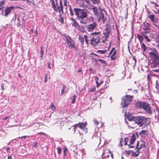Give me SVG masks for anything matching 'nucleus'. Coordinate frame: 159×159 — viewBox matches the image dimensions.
<instances>
[{
    "label": "nucleus",
    "mask_w": 159,
    "mask_h": 159,
    "mask_svg": "<svg viewBox=\"0 0 159 159\" xmlns=\"http://www.w3.org/2000/svg\"><path fill=\"white\" fill-rule=\"evenodd\" d=\"M154 25L157 27L159 30V25H157V23H155L154 24Z\"/></svg>",
    "instance_id": "60"
},
{
    "label": "nucleus",
    "mask_w": 159,
    "mask_h": 159,
    "mask_svg": "<svg viewBox=\"0 0 159 159\" xmlns=\"http://www.w3.org/2000/svg\"><path fill=\"white\" fill-rule=\"evenodd\" d=\"M66 44L68 47L70 48H74L75 50H77V48L75 47V42L72 40L71 38L69 39L67 38L66 39Z\"/></svg>",
    "instance_id": "9"
},
{
    "label": "nucleus",
    "mask_w": 159,
    "mask_h": 159,
    "mask_svg": "<svg viewBox=\"0 0 159 159\" xmlns=\"http://www.w3.org/2000/svg\"><path fill=\"white\" fill-rule=\"evenodd\" d=\"M1 89L2 91L4 90V86L3 84H2L1 85Z\"/></svg>",
    "instance_id": "54"
},
{
    "label": "nucleus",
    "mask_w": 159,
    "mask_h": 159,
    "mask_svg": "<svg viewBox=\"0 0 159 159\" xmlns=\"http://www.w3.org/2000/svg\"><path fill=\"white\" fill-rule=\"evenodd\" d=\"M69 11L70 15L72 16H73L74 15V13L72 9L71 8V6H69Z\"/></svg>",
    "instance_id": "34"
},
{
    "label": "nucleus",
    "mask_w": 159,
    "mask_h": 159,
    "mask_svg": "<svg viewBox=\"0 0 159 159\" xmlns=\"http://www.w3.org/2000/svg\"><path fill=\"white\" fill-rule=\"evenodd\" d=\"M84 20H80V22L82 23H83L84 24H86V22L85 21H84Z\"/></svg>",
    "instance_id": "59"
},
{
    "label": "nucleus",
    "mask_w": 159,
    "mask_h": 159,
    "mask_svg": "<svg viewBox=\"0 0 159 159\" xmlns=\"http://www.w3.org/2000/svg\"><path fill=\"white\" fill-rule=\"evenodd\" d=\"M57 152L59 154V155H60L61 154V149L60 147H58L57 148Z\"/></svg>",
    "instance_id": "37"
},
{
    "label": "nucleus",
    "mask_w": 159,
    "mask_h": 159,
    "mask_svg": "<svg viewBox=\"0 0 159 159\" xmlns=\"http://www.w3.org/2000/svg\"><path fill=\"white\" fill-rule=\"evenodd\" d=\"M149 55L150 57L153 60L154 62L152 66L156 67L159 64V54L157 49L154 48L149 53Z\"/></svg>",
    "instance_id": "4"
},
{
    "label": "nucleus",
    "mask_w": 159,
    "mask_h": 159,
    "mask_svg": "<svg viewBox=\"0 0 159 159\" xmlns=\"http://www.w3.org/2000/svg\"><path fill=\"white\" fill-rule=\"evenodd\" d=\"M22 23H20V20H19V22L18 23V24H17V26H21L22 25L23 23V20L22 21Z\"/></svg>",
    "instance_id": "48"
},
{
    "label": "nucleus",
    "mask_w": 159,
    "mask_h": 159,
    "mask_svg": "<svg viewBox=\"0 0 159 159\" xmlns=\"http://www.w3.org/2000/svg\"><path fill=\"white\" fill-rule=\"evenodd\" d=\"M82 2L80 6L84 8L87 7L89 4V0H82Z\"/></svg>",
    "instance_id": "18"
},
{
    "label": "nucleus",
    "mask_w": 159,
    "mask_h": 159,
    "mask_svg": "<svg viewBox=\"0 0 159 159\" xmlns=\"http://www.w3.org/2000/svg\"><path fill=\"white\" fill-rule=\"evenodd\" d=\"M97 61L98 62H100L102 64H103L105 62V61L104 60L100 59H98Z\"/></svg>",
    "instance_id": "46"
},
{
    "label": "nucleus",
    "mask_w": 159,
    "mask_h": 159,
    "mask_svg": "<svg viewBox=\"0 0 159 159\" xmlns=\"http://www.w3.org/2000/svg\"><path fill=\"white\" fill-rule=\"evenodd\" d=\"M12 157L11 156H8V157L7 159H12Z\"/></svg>",
    "instance_id": "64"
},
{
    "label": "nucleus",
    "mask_w": 159,
    "mask_h": 159,
    "mask_svg": "<svg viewBox=\"0 0 159 159\" xmlns=\"http://www.w3.org/2000/svg\"><path fill=\"white\" fill-rule=\"evenodd\" d=\"M87 125V122L84 123L79 122L78 123V127L83 130L85 133H87L88 132V128L86 126Z\"/></svg>",
    "instance_id": "11"
},
{
    "label": "nucleus",
    "mask_w": 159,
    "mask_h": 159,
    "mask_svg": "<svg viewBox=\"0 0 159 159\" xmlns=\"http://www.w3.org/2000/svg\"><path fill=\"white\" fill-rule=\"evenodd\" d=\"M82 71V68H80L78 71V72H81Z\"/></svg>",
    "instance_id": "61"
},
{
    "label": "nucleus",
    "mask_w": 159,
    "mask_h": 159,
    "mask_svg": "<svg viewBox=\"0 0 159 159\" xmlns=\"http://www.w3.org/2000/svg\"><path fill=\"white\" fill-rule=\"evenodd\" d=\"M92 9L95 15L96 16L97 14H98L97 13L98 9L96 7H93L92 8Z\"/></svg>",
    "instance_id": "32"
},
{
    "label": "nucleus",
    "mask_w": 159,
    "mask_h": 159,
    "mask_svg": "<svg viewBox=\"0 0 159 159\" xmlns=\"http://www.w3.org/2000/svg\"><path fill=\"white\" fill-rule=\"evenodd\" d=\"M144 28L143 29L144 30H150L149 27H150V25L149 23L147 22H144Z\"/></svg>",
    "instance_id": "22"
},
{
    "label": "nucleus",
    "mask_w": 159,
    "mask_h": 159,
    "mask_svg": "<svg viewBox=\"0 0 159 159\" xmlns=\"http://www.w3.org/2000/svg\"><path fill=\"white\" fill-rule=\"evenodd\" d=\"M129 139L127 138H125V140H124V141H125L124 144L125 145H128V144L127 143H128V142H129Z\"/></svg>",
    "instance_id": "39"
},
{
    "label": "nucleus",
    "mask_w": 159,
    "mask_h": 159,
    "mask_svg": "<svg viewBox=\"0 0 159 159\" xmlns=\"http://www.w3.org/2000/svg\"><path fill=\"white\" fill-rule=\"evenodd\" d=\"M152 21L153 22L154 25V24L155 23H157V25H159L157 24V20H152Z\"/></svg>",
    "instance_id": "56"
},
{
    "label": "nucleus",
    "mask_w": 159,
    "mask_h": 159,
    "mask_svg": "<svg viewBox=\"0 0 159 159\" xmlns=\"http://www.w3.org/2000/svg\"><path fill=\"white\" fill-rule=\"evenodd\" d=\"M135 118V117H131L129 116H128L127 117V118L128 120L130 121V122H131L132 121H133L134 118Z\"/></svg>",
    "instance_id": "35"
},
{
    "label": "nucleus",
    "mask_w": 159,
    "mask_h": 159,
    "mask_svg": "<svg viewBox=\"0 0 159 159\" xmlns=\"http://www.w3.org/2000/svg\"><path fill=\"white\" fill-rule=\"evenodd\" d=\"M74 11L79 19H83L86 18L87 16L86 12L83 10L75 8L74 9Z\"/></svg>",
    "instance_id": "7"
},
{
    "label": "nucleus",
    "mask_w": 159,
    "mask_h": 159,
    "mask_svg": "<svg viewBox=\"0 0 159 159\" xmlns=\"http://www.w3.org/2000/svg\"><path fill=\"white\" fill-rule=\"evenodd\" d=\"M76 96L75 95H74L73 96V98L72 99V100L71 102V103L72 104H74L75 103V98H76Z\"/></svg>",
    "instance_id": "38"
},
{
    "label": "nucleus",
    "mask_w": 159,
    "mask_h": 159,
    "mask_svg": "<svg viewBox=\"0 0 159 159\" xmlns=\"http://www.w3.org/2000/svg\"><path fill=\"white\" fill-rule=\"evenodd\" d=\"M97 26V23L94 22H93L92 24H90V25H88L87 27V28L89 30H93Z\"/></svg>",
    "instance_id": "19"
},
{
    "label": "nucleus",
    "mask_w": 159,
    "mask_h": 159,
    "mask_svg": "<svg viewBox=\"0 0 159 159\" xmlns=\"http://www.w3.org/2000/svg\"><path fill=\"white\" fill-rule=\"evenodd\" d=\"M40 56L39 57L40 59L42 60L43 59V57L44 54V51L43 48V47L42 46L40 48Z\"/></svg>",
    "instance_id": "23"
},
{
    "label": "nucleus",
    "mask_w": 159,
    "mask_h": 159,
    "mask_svg": "<svg viewBox=\"0 0 159 159\" xmlns=\"http://www.w3.org/2000/svg\"><path fill=\"white\" fill-rule=\"evenodd\" d=\"M48 74H46L45 75L44 77V82L45 83L48 80Z\"/></svg>",
    "instance_id": "45"
},
{
    "label": "nucleus",
    "mask_w": 159,
    "mask_h": 159,
    "mask_svg": "<svg viewBox=\"0 0 159 159\" xmlns=\"http://www.w3.org/2000/svg\"><path fill=\"white\" fill-rule=\"evenodd\" d=\"M145 147V144L144 142H143L141 144L139 145V142H138L136 147V150L135 152L134 153H133V154L135 155V156H138L140 152V149L143 148H144Z\"/></svg>",
    "instance_id": "10"
},
{
    "label": "nucleus",
    "mask_w": 159,
    "mask_h": 159,
    "mask_svg": "<svg viewBox=\"0 0 159 159\" xmlns=\"http://www.w3.org/2000/svg\"><path fill=\"white\" fill-rule=\"evenodd\" d=\"M149 33V32L146 31L141 32L140 33L141 35L145 38L147 41L148 42H149L150 41V39L149 38L148 36L147 35V34H148Z\"/></svg>",
    "instance_id": "16"
},
{
    "label": "nucleus",
    "mask_w": 159,
    "mask_h": 159,
    "mask_svg": "<svg viewBox=\"0 0 159 159\" xmlns=\"http://www.w3.org/2000/svg\"><path fill=\"white\" fill-rule=\"evenodd\" d=\"M10 118V117L9 116H7V117H6L5 118H3V119H2V120H7V119L8 118Z\"/></svg>",
    "instance_id": "58"
},
{
    "label": "nucleus",
    "mask_w": 159,
    "mask_h": 159,
    "mask_svg": "<svg viewBox=\"0 0 159 159\" xmlns=\"http://www.w3.org/2000/svg\"><path fill=\"white\" fill-rule=\"evenodd\" d=\"M56 3V6L54 2L53 3H51L52 7L54 9V10L57 12H59L60 14L63 13V7L62 6V0H60L59 5H58L57 0H55Z\"/></svg>",
    "instance_id": "6"
},
{
    "label": "nucleus",
    "mask_w": 159,
    "mask_h": 159,
    "mask_svg": "<svg viewBox=\"0 0 159 159\" xmlns=\"http://www.w3.org/2000/svg\"><path fill=\"white\" fill-rule=\"evenodd\" d=\"M93 121L95 125L96 126H97L99 124V122L98 120H97L96 119H94Z\"/></svg>",
    "instance_id": "43"
},
{
    "label": "nucleus",
    "mask_w": 159,
    "mask_h": 159,
    "mask_svg": "<svg viewBox=\"0 0 159 159\" xmlns=\"http://www.w3.org/2000/svg\"><path fill=\"white\" fill-rule=\"evenodd\" d=\"M109 154L111 155V156L112 159H114V156L112 153L110 151Z\"/></svg>",
    "instance_id": "53"
},
{
    "label": "nucleus",
    "mask_w": 159,
    "mask_h": 159,
    "mask_svg": "<svg viewBox=\"0 0 159 159\" xmlns=\"http://www.w3.org/2000/svg\"><path fill=\"white\" fill-rule=\"evenodd\" d=\"M72 127H73L74 128V129L75 130L76 128H77V127H78V124H75L74 125H73L72 126Z\"/></svg>",
    "instance_id": "47"
},
{
    "label": "nucleus",
    "mask_w": 159,
    "mask_h": 159,
    "mask_svg": "<svg viewBox=\"0 0 159 159\" xmlns=\"http://www.w3.org/2000/svg\"><path fill=\"white\" fill-rule=\"evenodd\" d=\"M134 120L137 123L139 127L143 126V125L145 126L149 125L151 122V119L144 116H135Z\"/></svg>",
    "instance_id": "3"
},
{
    "label": "nucleus",
    "mask_w": 159,
    "mask_h": 159,
    "mask_svg": "<svg viewBox=\"0 0 159 159\" xmlns=\"http://www.w3.org/2000/svg\"><path fill=\"white\" fill-rule=\"evenodd\" d=\"M156 88L157 89L158 92H159V85L157 84H156Z\"/></svg>",
    "instance_id": "50"
},
{
    "label": "nucleus",
    "mask_w": 159,
    "mask_h": 159,
    "mask_svg": "<svg viewBox=\"0 0 159 159\" xmlns=\"http://www.w3.org/2000/svg\"><path fill=\"white\" fill-rule=\"evenodd\" d=\"M137 18H135V19H137V20H139L140 19H141L142 18V16L140 14L139 15V16H137Z\"/></svg>",
    "instance_id": "49"
},
{
    "label": "nucleus",
    "mask_w": 159,
    "mask_h": 159,
    "mask_svg": "<svg viewBox=\"0 0 159 159\" xmlns=\"http://www.w3.org/2000/svg\"><path fill=\"white\" fill-rule=\"evenodd\" d=\"M66 88V86L65 85H62V88L61 89V96H62L63 94H64L65 93V89Z\"/></svg>",
    "instance_id": "29"
},
{
    "label": "nucleus",
    "mask_w": 159,
    "mask_h": 159,
    "mask_svg": "<svg viewBox=\"0 0 159 159\" xmlns=\"http://www.w3.org/2000/svg\"><path fill=\"white\" fill-rule=\"evenodd\" d=\"M96 84H97V85H96V86L97 87H98L99 86V85L100 84V83H99L98 81H96Z\"/></svg>",
    "instance_id": "55"
},
{
    "label": "nucleus",
    "mask_w": 159,
    "mask_h": 159,
    "mask_svg": "<svg viewBox=\"0 0 159 159\" xmlns=\"http://www.w3.org/2000/svg\"><path fill=\"white\" fill-rule=\"evenodd\" d=\"M48 67L49 68V69H51V67L50 66V63L49 62H48Z\"/></svg>",
    "instance_id": "62"
},
{
    "label": "nucleus",
    "mask_w": 159,
    "mask_h": 159,
    "mask_svg": "<svg viewBox=\"0 0 159 159\" xmlns=\"http://www.w3.org/2000/svg\"><path fill=\"white\" fill-rule=\"evenodd\" d=\"M110 150L108 149H106L103 151L102 156V159H105L107 158H108L109 157V153Z\"/></svg>",
    "instance_id": "14"
},
{
    "label": "nucleus",
    "mask_w": 159,
    "mask_h": 159,
    "mask_svg": "<svg viewBox=\"0 0 159 159\" xmlns=\"http://www.w3.org/2000/svg\"><path fill=\"white\" fill-rule=\"evenodd\" d=\"M125 152L128 155H129L130 154H131V155L132 156H135V155L133 154V153H134L135 152L134 151H132L131 150H129L127 151H126Z\"/></svg>",
    "instance_id": "27"
},
{
    "label": "nucleus",
    "mask_w": 159,
    "mask_h": 159,
    "mask_svg": "<svg viewBox=\"0 0 159 159\" xmlns=\"http://www.w3.org/2000/svg\"><path fill=\"white\" fill-rule=\"evenodd\" d=\"M27 136H22L20 137L21 138V139H25L26 137H27Z\"/></svg>",
    "instance_id": "63"
},
{
    "label": "nucleus",
    "mask_w": 159,
    "mask_h": 159,
    "mask_svg": "<svg viewBox=\"0 0 159 159\" xmlns=\"http://www.w3.org/2000/svg\"><path fill=\"white\" fill-rule=\"evenodd\" d=\"M79 29L80 31L82 33H84L85 32V30L84 29V28L83 26H80V28H79Z\"/></svg>",
    "instance_id": "36"
},
{
    "label": "nucleus",
    "mask_w": 159,
    "mask_h": 159,
    "mask_svg": "<svg viewBox=\"0 0 159 159\" xmlns=\"http://www.w3.org/2000/svg\"><path fill=\"white\" fill-rule=\"evenodd\" d=\"M97 17L98 20H104V15L102 13L100 12L97 14Z\"/></svg>",
    "instance_id": "20"
},
{
    "label": "nucleus",
    "mask_w": 159,
    "mask_h": 159,
    "mask_svg": "<svg viewBox=\"0 0 159 159\" xmlns=\"http://www.w3.org/2000/svg\"><path fill=\"white\" fill-rule=\"evenodd\" d=\"M133 98V96L126 95L124 98L122 102V103L123 105V107H126L128 105L129 102L132 101Z\"/></svg>",
    "instance_id": "8"
},
{
    "label": "nucleus",
    "mask_w": 159,
    "mask_h": 159,
    "mask_svg": "<svg viewBox=\"0 0 159 159\" xmlns=\"http://www.w3.org/2000/svg\"><path fill=\"white\" fill-rule=\"evenodd\" d=\"M67 151V149L66 148H65L64 149V156H65L66 155V152Z\"/></svg>",
    "instance_id": "51"
},
{
    "label": "nucleus",
    "mask_w": 159,
    "mask_h": 159,
    "mask_svg": "<svg viewBox=\"0 0 159 159\" xmlns=\"http://www.w3.org/2000/svg\"><path fill=\"white\" fill-rule=\"evenodd\" d=\"M138 125L134 120L132 121L131 122H130L129 126L132 129H135L138 127Z\"/></svg>",
    "instance_id": "17"
},
{
    "label": "nucleus",
    "mask_w": 159,
    "mask_h": 159,
    "mask_svg": "<svg viewBox=\"0 0 159 159\" xmlns=\"http://www.w3.org/2000/svg\"><path fill=\"white\" fill-rule=\"evenodd\" d=\"M94 4H99L100 2V0H91Z\"/></svg>",
    "instance_id": "31"
},
{
    "label": "nucleus",
    "mask_w": 159,
    "mask_h": 159,
    "mask_svg": "<svg viewBox=\"0 0 159 159\" xmlns=\"http://www.w3.org/2000/svg\"><path fill=\"white\" fill-rule=\"evenodd\" d=\"M150 3L152 4H154L155 5V7H156V8H157V7H159V5L157 3V2H154L152 1H151L150 2Z\"/></svg>",
    "instance_id": "40"
},
{
    "label": "nucleus",
    "mask_w": 159,
    "mask_h": 159,
    "mask_svg": "<svg viewBox=\"0 0 159 159\" xmlns=\"http://www.w3.org/2000/svg\"><path fill=\"white\" fill-rule=\"evenodd\" d=\"M149 18L151 20H154V16L153 15H150L149 16Z\"/></svg>",
    "instance_id": "41"
},
{
    "label": "nucleus",
    "mask_w": 159,
    "mask_h": 159,
    "mask_svg": "<svg viewBox=\"0 0 159 159\" xmlns=\"http://www.w3.org/2000/svg\"><path fill=\"white\" fill-rule=\"evenodd\" d=\"M49 108L52 111H55L56 109L55 107L54 106L53 103H52L51 106L49 107Z\"/></svg>",
    "instance_id": "33"
},
{
    "label": "nucleus",
    "mask_w": 159,
    "mask_h": 159,
    "mask_svg": "<svg viewBox=\"0 0 159 159\" xmlns=\"http://www.w3.org/2000/svg\"><path fill=\"white\" fill-rule=\"evenodd\" d=\"M5 3V1L3 0L0 2V10H2L4 7Z\"/></svg>",
    "instance_id": "24"
},
{
    "label": "nucleus",
    "mask_w": 159,
    "mask_h": 159,
    "mask_svg": "<svg viewBox=\"0 0 159 159\" xmlns=\"http://www.w3.org/2000/svg\"><path fill=\"white\" fill-rule=\"evenodd\" d=\"M107 50L105 49L102 50H98L96 52L97 53H100L101 54H103L106 53V52H107Z\"/></svg>",
    "instance_id": "30"
},
{
    "label": "nucleus",
    "mask_w": 159,
    "mask_h": 159,
    "mask_svg": "<svg viewBox=\"0 0 159 159\" xmlns=\"http://www.w3.org/2000/svg\"><path fill=\"white\" fill-rule=\"evenodd\" d=\"M100 32H94L90 34V36L84 35V38L87 44H89V41H90V44L94 47H96L99 43L101 40L100 37Z\"/></svg>",
    "instance_id": "1"
},
{
    "label": "nucleus",
    "mask_w": 159,
    "mask_h": 159,
    "mask_svg": "<svg viewBox=\"0 0 159 159\" xmlns=\"http://www.w3.org/2000/svg\"><path fill=\"white\" fill-rule=\"evenodd\" d=\"M134 106L137 108L143 109L146 113L149 115H151L152 113L151 107L147 102L138 101L135 102Z\"/></svg>",
    "instance_id": "2"
},
{
    "label": "nucleus",
    "mask_w": 159,
    "mask_h": 159,
    "mask_svg": "<svg viewBox=\"0 0 159 159\" xmlns=\"http://www.w3.org/2000/svg\"><path fill=\"white\" fill-rule=\"evenodd\" d=\"M74 23L73 24V25L76 27L78 29L80 28V26L78 23L75 21V20H73Z\"/></svg>",
    "instance_id": "28"
},
{
    "label": "nucleus",
    "mask_w": 159,
    "mask_h": 159,
    "mask_svg": "<svg viewBox=\"0 0 159 159\" xmlns=\"http://www.w3.org/2000/svg\"><path fill=\"white\" fill-rule=\"evenodd\" d=\"M154 71L158 73L159 72V69L153 70Z\"/></svg>",
    "instance_id": "57"
},
{
    "label": "nucleus",
    "mask_w": 159,
    "mask_h": 159,
    "mask_svg": "<svg viewBox=\"0 0 159 159\" xmlns=\"http://www.w3.org/2000/svg\"><path fill=\"white\" fill-rule=\"evenodd\" d=\"M95 90H96V87H93L91 89H90L89 91L90 93H93V92H94Z\"/></svg>",
    "instance_id": "42"
},
{
    "label": "nucleus",
    "mask_w": 159,
    "mask_h": 159,
    "mask_svg": "<svg viewBox=\"0 0 159 159\" xmlns=\"http://www.w3.org/2000/svg\"><path fill=\"white\" fill-rule=\"evenodd\" d=\"M116 50H115V48H112V49L110 51L109 54L108 55V57L110 55H111L110 58L112 60H115L116 59Z\"/></svg>",
    "instance_id": "13"
},
{
    "label": "nucleus",
    "mask_w": 159,
    "mask_h": 159,
    "mask_svg": "<svg viewBox=\"0 0 159 159\" xmlns=\"http://www.w3.org/2000/svg\"><path fill=\"white\" fill-rule=\"evenodd\" d=\"M141 48L143 49V52H145L147 49V47L144 43H143L141 45Z\"/></svg>",
    "instance_id": "26"
},
{
    "label": "nucleus",
    "mask_w": 159,
    "mask_h": 159,
    "mask_svg": "<svg viewBox=\"0 0 159 159\" xmlns=\"http://www.w3.org/2000/svg\"><path fill=\"white\" fill-rule=\"evenodd\" d=\"M17 8H18V7L14 6L7 7L5 10L4 16H8V15L12 11H14L15 9H16Z\"/></svg>",
    "instance_id": "12"
},
{
    "label": "nucleus",
    "mask_w": 159,
    "mask_h": 159,
    "mask_svg": "<svg viewBox=\"0 0 159 159\" xmlns=\"http://www.w3.org/2000/svg\"><path fill=\"white\" fill-rule=\"evenodd\" d=\"M64 4L65 6H67V0H64Z\"/></svg>",
    "instance_id": "52"
},
{
    "label": "nucleus",
    "mask_w": 159,
    "mask_h": 159,
    "mask_svg": "<svg viewBox=\"0 0 159 159\" xmlns=\"http://www.w3.org/2000/svg\"><path fill=\"white\" fill-rule=\"evenodd\" d=\"M111 20H108L106 25V28L105 29V31L103 33V35H102L101 41L102 43H105L107 40L108 37L110 32L111 30L110 27H111Z\"/></svg>",
    "instance_id": "5"
},
{
    "label": "nucleus",
    "mask_w": 159,
    "mask_h": 159,
    "mask_svg": "<svg viewBox=\"0 0 159 159\" xmlns=\"http://www.w3.org/2000/svg\"><path fill=\"white\" fill-rule=\"evenodd\" d=\"M148 130H143L140 131L139 134L142 136L143 135H148Z\"/></svg>",
    "instance_id": "21"
},
{
    "label": "nucleus",
    "mask_w": 159,
    "mask_h": 159,
    "mask_svg": "<svg viewBox=\"0 0 159 159\" xmlns=\"http://www.w3.org/2000/svg\"><path fill=\"white\" fill-rule=\"evenodd\" d=\"M136 140V136L134 134H133L130 139L129 143L128 144V146L129 148H133L134 146L131 145L134 143Z\"/></svg>",
    "instance_id": "15"
},
{
    "label": "nucleus",
    "mask_w": 159,
    "mask_h": 159,
    "mask_svg": "<svg viewBox=\"0 0 159 159\" xmlns=\"http://www.w3.org/2000/svg\"><path fill=\"white\" fill-rule=\"evenodd\" d=\"M137 38L139 40L140 43H142L143 40V36L141 35H139V34H137Z\"/></svg>",
    "instance_id": "25"
},
{
    "label": "nucleus",
    "mask_w": 159,
    "mask_h": 159,
    "mask_svg": "<svg viewBox=\"0 0 159 159\" xmlns=\"http://www.w3.org/2000/svg\"><path fill=\"white\" fill-rule=\"evenodd\" d=\"M79 39L81 43L83 45L84 42V40L83 38L80 37L79 38Z\"/></svg>",
    "instance_id": "44"
}]
</instances>
